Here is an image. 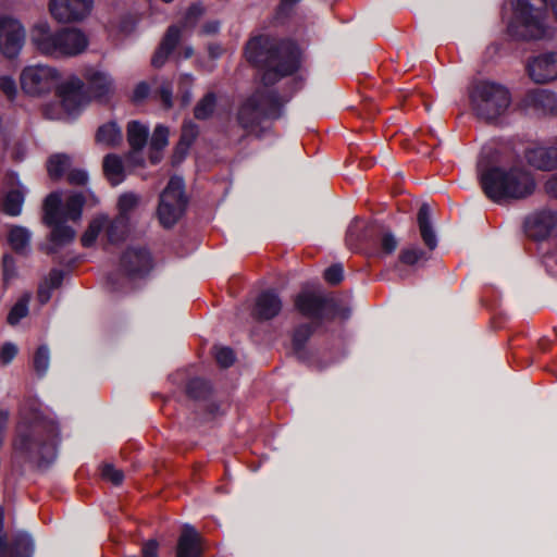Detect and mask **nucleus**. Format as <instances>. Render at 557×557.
Masks as SVG:
<instances>
[{
	"label": "nucleus",
	"mask_w": 557,
	"mask_h": 557,
	"mask_svg": "<svg viewBox=\"0 0 557 557\" xmlns=\"http://www.w3.org/2000/svg\"><path fill=\"white\" fill-rule=\"evenodd\" d=\"M60 441L58 423L38 410H30L17 423L13 448L26 462L42 468L55 460Z\"/></svg>",
	"instance_id": "obj_2"
},
{
	"label": "nucleus",
	"mask_w": 557,
	"mask_h": 557,
	"mask_svg": "<svg viewBox=\"0 0 557 557\" xmlns=\"http://www.w3.org/2000/svg\"><path fill=\"white\" fill-rule=\"evenodd\" d=\"M283 101L273 89H257L238 108L236 120L238 125L252 132L269 120H278L283 115Z\"/></svg>",
	"instance_id": "obj_6"
},
{
	"label": "nucleus",
	"mask_w": 557,
	"mask_h": 557,
	"mask_svg": "<svg viewBox=\"0 0 557 557\" xmlns=\"http://www.w3.org/2000/svg\"><path fill=\"white\" fill-rule=\"evenodd\" d=\"M220 29L219 21H209L202 25L201 33L205 35H214Z\"/></svg>",
	"instance_id": "obj_59"
},
{
	"label": "nucleus",
	"mask_w": 557,
	"mask_h": 557,
	"mask_svg": "<svg viewBox=\"0 0 557 557\" xmlns=\"http://www.w3.org/2000/svg\"><path fill=\"white\" fill-rule=\"evenodd\" d=\"M476 170L483 193L496 203L523 200L535 191L536 183L530 171L520 165L496 164L492 150L482 151Z\"/></svg>",
	"instance_id": "obj_1"
},
{
	"label": "nucleus",
	"mask_w": 557,
	"mask_h": 557,
	"mask_svg": "<svg viewBox=\"0 0 557 557\" xmlns=\"http://www.w3.org/2000/svg\"><path fill=\"white\" fill-rule=\"evenodd\" d=\"M55 90L63 109L70 115L78 114L90 100L83 81L77 76H72L67 81L59 83Z\"/></svg>",
	"instance_id": "obj_12"
},
{
	"label": "nucleus",
	"mask_w": 557,
	"mask_h": 557,
	"mask_svg": "<svg viewBox=\"0 0 557 557\" xmlns=\"http://www.w3.org/2000/svg\"><path fill=\"white\" fill-rule=\"evenodd\" d=\"M203 537L197 529L185 523L177 539L175 547V557H202Z\"/></svg>",
	"instance_id": "obj_17"
},
{
	"label": "nucleus",
	"mask_w": 557,
	"mask_h": 557,
	"mask_svg": "<svg viewBox=\"0 0 557 557\" xmlns=\"http://www.w3.org/2000/svg\"><path fill=\"white\" fill-rule=\"evenodd\" d=\"M141 557H159V543L154 539H150L141 545Z\"/></svg>",
	"instance_id": "obj_55"
},
{
	"label": "nucleus",
	"mask_w": 557,
	"mask_h": 557,
	"mask_svg": "<svg viewBox=\"0 0 557 557\" xmlns=\"http://www.w3.org/2000/svg\"><path fill=\"white\" fill-rule=\"evenodd\" d=\"M86 199L82 193H75L67 197L64 207V221H77L81 219Z\"/></svg>",
	"instance_id": "obj_37"
},
{
	"label": "nucleus",
	"mask_w": 557,
	"mask_h": 557,
	"mask_svg": "<svg viewBox=\"0 0 557 557\" xmlns=\"http://www.w3.org/2000/svg\"><path fill=\"white\" fill-rule=\"evenodd\" d=\"M528 163L541 171L557 169V147H536L525 152Z\"/></svg>",
	"instance_id": "obj_24"
},
{
	"label": "nucleus",
	"mask_w": 557,
	"mask_h": 557,
	"mask_svg": "<svg viewBox=\"0 0 557 557\" xmlns=\"http://www.w3.org/2000/svg\"><path fill=\"white\" fill-rule=\"evenodd\" d=\"M557 223L556 214L550 210H542L528 216L524 230L529 237L535 240L546 239Z\"/></svg>",
	"instance_id": "obj_18"
},
{
	"label": "nucleus",
	"mask_w": 557,
	"mask_h": 557,
	"mask_svg": "<svg viewBox=\"0 0 557 557\" xmlns=\"http://www.w3.org/2000/svg\"><path fill=\"white\" fill-rule=\"evenodd\" d=\"M199 136V126L193 121H185L182 125L178 149L189 150Z\"/></svg>",
	"instance_id": "obj_40"
},
{
	"label": "nucleus",
	"mask_w": 557,
	"mask_h": 557,
	"mask_svg": "<svg viewBox=\"0 0 557 557\" xmlns=\"http://www.w3.org/2000/svg\"><path fill=\"white\" fill-rule=\"evenodd\" d=\"M187 206L184 180L172 176L159 197L157 215L160 224L164 228H172L185 214Z\"/></svg>",
	"instance_id": "obj_9"
},
{
	"label": "nucleus",
	"mask_w": 557,
	"mask_h": 557,
	"mask_svg": "<svg viewBox=\"0 0 557 557\" xmlns=\"http://www.w3.org/2000/svg\"><path fill=\"white\" fill-rule=\"evenodd\" d=\"M51 290L52 289H50V286H48V287L40 286L39 287L38 298L41 304H46L47 301H49V299L51 298Z\"/></svg>",
	"instance_id": "obj_64"
},
{
	"label": "nucleus",
	"mask_w": 557,
	"mask_h": 557,
	"mask_svg": "<svg viewBox=\"0 0 557 557\" xmlns=\"http://www.w3.org/2000/svg\"><path fill=\"white\" fill-rule=\"evenodd\" d=\"M131 220H126L119 215H115L113 220L108 221L106 225V234L108 242L116 244L125 240L129 232Z\"/></svg>",
	"instance_id": "obj_34"
},
{
	"label": "nucleus",
	"mask_w": 557,
	"mask_h": 557,
	"mask_svg": "<svg viewBox=\"0 0 557 557\" xmlns=\"http://www.w3.org/2000/svg\"><path fill=\"white\" fill-rule=\"evenodd\" d=\"M169 144V128L162 124L154 127L150 138V150L161 152Z\"/></svg>",
	"instance_id": "obj_46"
},
{
	"label": "nucleus",
	"mask_w": 557,
	"mask_h": 557,
	"mask_svg": "<svg viewBox=\"0 0 557 557\" xmlns=\"http://www.w3.org/2000/svg\"><path fill=\"white\" fill-rule=\"evenodd\" d=\"M218 97L214 91H208L194 108V117L198 121L211 119L216 110Z\"/></svg>",
	"instance_id": "obj_35"
},
{
	"label": "nucleus",
	"mask_w": 557,
	"mask_h": 557,
	"mask_svg": "<svg viewBox=\"0 0 557 557\" xmlns=\"http://www.w3.org/2000/svg\"><path fill=\"white\" fill-rule=\"evenodd\" d=\"M214 358L216 363L223 369L232 367L236 359L234 350L230 347H216Z\"/></svg>",
	"instance_id": "obj_48"
},
{
	"label": "nucleus",
	"mask_w": 557,
	"mask_h": 557,
	"mask_svg": "<svg viewBox=\"0 0 557 557\" xmlns=\"http://www.w3.org/2000/svg\"><path fill=\"white\" fill-rule=\"evenodd\" d=\"M9 421V411L1 409L0 410V445L3 443V434L7 429V424Z\"/></svg>",
	"instance_id": "obj_62"
},
{
	"label": "nucleus",
	"mask_w": 557,
	"mask_h": 557,
	"mask_svg": "<svg viewBox=\"0 0 557 557\" xmlns=\"http://www.w3.org/2000/svg\"><path fill=\"white\" fill-rule=\"evenodd\" d=\"M398 246V240L391 231L383 232L380 238V248L382 253L392 255Z\"/></svg>",
	"instance_id": "obj_50"
},
{
	"label": "nucleus",
	"mask_w": 557,
	"mask_h": 557,
	"mask_svg": "<svg viewBox=\"0 0 557 557\" xmlns=\"http://www.w3.org/2000/svg\"><path fill=\"white\" fill-rule=\"evenodd\" d=\"M95 139L97 144L114 148L122 143V129L115 121L107 122L98 127Z\"/></svg>",
	"instance_id": "obj_30"
},
{
	"label": "nucleus",
	"mask_w": 557,
	"mask_h": 557,
	"mask_svg": "<svg viewBox=\"0 0 557 557\" xmlns=\"http://www.w3.org/2000/svg\"><path fill=\"white\" fill-rule=\"evenodd\" d=\"M20 188L10 189L3 197L1 210L9 216H18L22 213V208L25 201V193Z\"/></svg>",
	"instance_id": "obj_32"
},
{
	"label": "nucleus",
	"mask_w": 557,
	"mask_h": 557,
	"mask_svg": "<svg viewBox=\"0 0 557 557\" xmlns=\"http://www.w3.org/2000/svg\"><path fill=\"white\" fill-rule=\"evenodd\" d=\"M48 226L51 227V232L49 236V244L45 250L57 260V255L60 249L71 244L74 240L76 233L72 226L65 224V221H60Z\"/></svg>",
	"instance_id": "obj_22"
},
{
	"label": "nucleus",
	"mask_w": 557,
	"mask_h": 557,
	"mask_svg": "<svg viewBox=\"0 0 557 557\" xmlns=\"http://www.w3.org/2000/svg\"><path fill=\"white\" fill-rule=\"evenodd\" d=\"M247 60L262 70L261 83L270 87L300 67V50L289 39H275L267 35L252 37L246 45Z\"/></svg>",
	"instance_id": "obj_3"
},
{
	"label": "nucleus",
	"mask_w": 557,
	"mask_h": 557,
	"mask_svg": "<svg viewBox=\"0 0 557 557\" xmlns=\"http://www.w3.org/2000/svg\"><path fill=\"white\" fill-rule=\"evenodd\" d=\"M149 94H150L149 84L146 82H140L135 86V88L133 90L132 101L134 103H140L145 99L148 98Z\"/></svg>",
	"instance_id": "obj_54"
},
{
	"label": "nucleus",
	"mask_w": 557,
	"mask_h": 557,
	"mask_svg": "<svg viewBox=\"0 0 557 557\" xmlns=\"http://www.w3.org/2000/svg\"><path fill=\"white\" fill-rule=\"evenodd\" d=\"M8 243L16 253L25 255L30 244V233L24 226L14 225L9 231Z\"/></svg>",
	"instance_id": "obj_33"
},
{
	"label": "nucleus",
	"mask_w": 557,
	"mask_h": 557,
	"mask_svg": "<svg viewBox=\"0 0 557 557\" xmlns=\"http://www.w3.org/2000/svg\"><path fill=\"white\" fill-rule=\"evenodd\" d=\"M67 181L72 185H85L88 181V174L81 169H73L67 174Z\"/></svg>",
	"instance_id": "obj_56"
},
{
	"label": "nucleus",
	"mask_w": 557,
	"mask_h": 557,
	"mask_svg": "<svg viewBox=\"0 0 557 557\" xmlns=\"http://www.w3.org/2000/svg\"><path fill=\"white\" fill-rule=\"evenodd\" d=\"M102 168L104 175L113 186L123 182L125 177L124 164L122 158L119 154H107L103 158Z\"/></svg>",
	"instance_id": "obj_31"
},
{
	"label": "nucleus",
	"mask_w": 557,
	"mask_h": 557,
	"mask_svg": "<svg viewBox=\"0 0 557 557\" xmlns=\"http://www.w3.org/2000/svg\"><path fill=\"white\" fill-rule=\"evenodd\" d=\"M126 136L132 148L131 158H134L146 147L149 138V128L139 121H131L127 124Z\"/></svg>",
	"instance_id": "obj_28"
},
{
	"label": "nucleus",
	"mask_w": 557,
	"mask_h": 557,
	"mask_svg": "<svg viewBox=\"0 0 557 557\" xmlns=\"http://www.w3.org/2000/svg\"><path fill=\"white\" fill-rule=\"evenodd\" d=\"M34 552L35 543L32 535L20 532L8 543V554L4 557H33Z\"/></svg>",
	"instance_id": "obj_29"
},
{
	"label": "nucleus",
	"mask_w": 557,
	"mask_h": 557,
	"mask_svg": "<svg viewBox=\"0 0 557 557\" xmlns=\"http://www.w3.org/2000/svg\"><path fill=\"white\" fill-rule=\"evenodd\" d=\"M60 81L61 74L55 67L42 64L28 65L20 75L22 90L33 97L51 92Z\"/></svg>",
	"instance_id": "obj_10"
},
{
	"label": "nucleus",
	"mask_w": 557,
	"mask_h": 557,
	"mask_svg": "<svg viewBox=\"0 0 557 557\" xmlns=\"http://www.w3.org/2000/svg\"><path fill=\"white\" fill-rule=\"evenodd\" d=\"M17 347L13 343L7 342L1 346L0 359L3 364H9L17 355Z\"/></svg>",
	"instance_id": "obj_53"
},
{
	"label": "nucleus",
	"mask_w": 557,
	"mask_h": 557,
	"mask_svg": "<svg viewBox=\"0 0 557 557\" xmlns=\"http://www.w3.org/2000/svg\"><path fill=\"white\" fill-rule=\"evenodd\" d=\"M429 259V252L418 247L404 248L398 256L399 262L406 265H414L419 261H426Z\"/></svg>",
	"instance_id": "obj_43"
},
{
	"label": "nucleus",
	"mask_w": 557,
	"mask_h": 557,
	"mask_svg": "<svg viewBox=\"0 0 557 557\" xmlns=\"http://www.w3.org/2000/svg\"><path fill=\"white\" fill-rule=\"evenodd\" d=\"M70 165V158L65 153H55L49 157L47 162V171L50 178L60 180L66 168Z\"/></svg>",
	"instance_id": "obj_38"
},
{
	"label": "nucleus",
	"mask_w": 557,
	"mask_h": 557,
	"mask_svg": "<svg viewBox=\"0 0 557 557\" xmlns=\"http://www.w3.org/2000/svg\"><path fill=\"white\" fill-rule=\"evenodd\" d=\"M222 47L218 44H210L208 46V53L211 59H219L222 55Z\"/></svg>",
	"instance_id": "obj_63"
},
{
	"label": "nucleus",
	"mask_w": 557,
	"mask_h": 557,
	"mask_svg": "<svg viewBox=\"0 0 557 557\" xmlns=\"http://www.w3.org/2000/svg\"><path fill=\"white\" fill-rule=\"evenodd\" d=\"M85 78L87 81V92L97 100L107 98L112 92L111 77L100 71H89Z\"/></svg>",
	"instance_id": "obj_25"
},
{
	"label": "nucleus",
	"mask_w": 557,
	"mask_h": 557,
	"mask_svg": "<svg viewBox=\"0 0 557 557\" xmlns=\"http://www.w3.org/2000/svg\"><path fill=\"white\" fill-rule=\"evenodd\" d=\"M321 326L322 325L315 322L307 321L294 327L292 332V349L299 360L306 361L308 359L306 350L307 343Z\"/></svg>",
	"instance_id": "obj_23"
},
{
	"label": "nucleus",
	"mask_w": 557,
	"mask_h": 557,
	"mask_svg": "<svg viewBox=\"0 0 557 557\" xmlns=\"http://www.w3.org/2000/svg\"><path fill=\"white\" fill-rule=\"evenodd\" d=\"M44 223L46 225L55 224L64 221V207L62 202V194L60 191L50 193L44 200Z\"/></svg>",
	"instance_id": "obj_27"
},
{
	"label": "nucleus",
	"mask_w": 557,
	"mask_h": 557,
	"mask_svg": "<svg viewBox=\"0 0 557 557\" xmlns=\"http://www.w3.org/2000/svg\"><path fill=\"white\" fill-rule=\"evenodd\" d=\"M50 363V351L47 345H40L35 351L33 359V367L38 375L42 377L46 375Z\"/></svg>",
	"instance_id": "obj_42"
},
{
	"label": "nucleus",
	"mask_w": 557,
	"mask_h": 557,
	"mask_svg": "<svg viewBox=\"0 0 557 557\" xmlns=\"http://www.w3.org/2000/svg\"><path fill=\"white\" fill-rule=\"evenodd\" d=\"M546 193L557 199V173L545 184Z\"/></svg>",
	"instance_id": "obj_61"
},
{
	"label": "nucleus",
	"mask_w": 557,
	"mask_h": 557,
	"mask_svg": "<svg viewBox=\"0 0 557 557\" xmlns=\"http://www.w3.org/2000/svg\"><path fill=\"white\" fill-rule=\"evenodd\" d=\"M25 153H26L25 147L21 143H16L14 145V147L12 148V152H11L13 160L16 162L23 161L25 158Z\"/></svg>",
	"instance_id": "obj_60"
},
{
	"label": "nucleus",
	"mask_w": 557,
	"mask_h": 557,
	"mask_svg": "<svg viewBox=\"0 0 557 557\" xmlns=\"http://www.w3.org/2000/svg\"><path fill=\"white\" fill-rule=\"evenodd\" d=\"M522 103L525 108L533 109L535 112L541 114H557V95L546 89H532L529 90L523 99Z\"/></svg>",
	"instance_id": "obj_20"
},
{
	"label": "nucleus",
	"mask_w": 557,
	"mask_h": 557,
	"mask_svg": "<svg viewBox=\"0 0 557 557\" xmlns=\"http://www.w3.org/2000/svg\"><path fill=\"white\" fill-rule=\"evenodd\" d=\"M139 23V17L134 13L122 14L116 24H112L120 34L129 35L135 30Z\"/></svg>",
	"instance_id": "obj_47"
},
{
	"label": "nucleus",
	"mask_w": 557,
	"mask_h": 557,
	"mask_svg": "<svg viewBox=\"0 0 557 557\" xmlns=\"http://www.w3.org/2000/svg\"><path fill=\"white\" fill-rule=\"evenodd\" d=\"M29 39L36 52L52 59L78 55L86 50L89 42L79 29H52L48 22L42 21L33 25Z\"/></svg>",
	"instance_id": "obj_4"
},
{
	"label": "nucleus",
	"mask_w": 557,
	"mask_h": 557,
	"mask_svg": "<svg viewBox=\"0 0 557 557\" xmlns=\"http://www.w3.org/2000/svg\"><path fill=\"white\" fill-rule=\"evenodd\" d=\"M29 300H30V295L24 294L12 306V308L10 309L8 317H7V322L10 325H12V326L17 325L22 319L27 317V314L29 312V308H28Z\"/></svg>",
	"instance_id": "obj_39"
},
{
	"label": "nucleus",
	"mask_w": 557,
	"mask_h": 557,
	"mask_svg": "<svg viewBox=\"0 0 557 557\" xmlns=\"http://www.w3.org/2000/svg\"><path fill=\"white\" fill-rule=\"evenodd\" d=\"M205 13L201 2H193L181 21V29L194 28Z\"/></svg>",
	"instance_id": "obj_45"
},
{
	"label": "nucleus",
	"mask_w": 557,
	"mask_h": 557,
	"mask_svg": "<svg viewBox=\"0 0 557 557\" xmlns=\"http://www.w3.org/2000/svg\"><path fill=\"white\" fill-rule=\"evenodd\" d=\"M185 392L194 400L206 401L205 411L210 417L214 418L221 414L220 404L210 400L213 388L208 380L198 376L190 379L186 384Z\"/></svg>",
	"instance_id": "obj_19"
},
{
	"label": "nucleus",
	"mask_w": 557,
	"mask_h": 557,
	"mask_svg": "<svg viewBox=\"0 0 557 557\" xmlns=\"http://www.w3.org/2000/svg\"><path fill=\"white\" fill-rule=\"evenodd\" d=\"M64 280V271L60 269H52L49 272V286L50 289H57L59 288Z\"/></svg>",
	"instance_id": "obj_57"
},
{
	"label": "nucleus",
	"mask_w": 557,
	"mask_h": 557,
	"mask_svg": "<svg viewBox=\"0 0 557 557\" xmlns=\"http://www.w3.org/2000/svg\"><path fill=\"white\" fill-rule=\"evenodd\" d=\"M469 99L475 115L485 121L498 119L511 103L508 88L491 81H479L473 84Z\"/></svg>",
	"instance_id": "obj_7"
},
{
	"label": "nucleus",
	"mask_w": 557,
	"mask_h": 557,
	"mask_svg": "<svg viewBox=\"0 0 557 557\" xmlns=\"http://www.w3.org/2000/svg\"><path fill=\"white\" fill-rule=\"evenodd\" d=\"M536 8L532 2H509L512 16L507 24V34L515 40H542L549 36L547 4Z\"/></svg>",
	"instance_id": "obj_5"
},
{
	"label": "nucleus",
	"mask_w": 557,
	"mask_h": 557,
	"mask_svg": "<svg viewBox=\"0 0 557 557\" xmlns=\"http://www.w3.org/2000/svg\"><path fill=\"white\" fill-rule=\"evenodd\" d=\"M181 38V27L175 24L169 26L151 58V65L156 69L162 67L168 61L169 57L176 49Z\"/></svg>",
	"instance_id": "obj_21"
},
{
	"label": "nucleus",
	"mask_w": 557,
	"mask_h": 557,
	"mask_svg": "<svg viewBox=\"0 0 557 557\" xmlns=\"http://www.w3.org/2000/svg\"><path fill=\"white\" fill-rule=\"evenodd\" d=\"M139 197L134 193H124L117 199V214L121 218L131 220V213L138 207Z\"/></svg>",
	"instance_id": "obj_41"
},
{
	"label": "nucleus",
	"mask_w": 557,
	"mask_h": 557,
	"mask_svg": "<svg viewBox=\"0 0 557 557\" xmlns=\"http://www.w3.org/2000/svg\"><path fill=\"white\" fill-rule=\"evenodd\" d=\"M417 222L421 238L430 251L437 247V237L431 222V210L428 203H422L418 210Z\"/></svg>",
	"instance_id": "obj_26"
},
{
	"label": "nucleus",
	"mask_w": 557,
	"mask_h": 557,
	"mask_svg": "<svg viewBox=\"0 0 557 557\" xmlns=\"http://www.w3.org/2000/svg\"><path fill=\"white\" fill-rule=\"evenodd\" d=\"M283 308L282 299L274 288L262 290L256 298L251 314L259 322L276 318Z\"/></svg>",
	"instance_id": "obj_16"
},
{
	"label": "nucleus",
	"mask_w": 557,
	"mask_h": 557,
	"mask_svg": "<svg viewBox=\"0 0 557 557\" xmlns=\"http://www.w3.org/2000/svg\"><path fill=\"white\" fill-rule=\"evenodd\" d=\"M49 12L60 23L81 22L94 8V2H48Z\"/></svg>",
	"instance_id": "obj_15"
},
{
	"label": "nucleus",
	"mask_w": 557,
	"mask_h": 557,
	"mask_svg": "<svg viewBox=\"0 0 557 557\" xmlns=\"http://www.w3.org/2000/svg\"><path fill=\"white\" fill-rule=\"evenodd\" d=\"M323 278L331 285H338L344 280V268L341 263H334L326 268Z\"/></svg>",
	"instance_id": "obj_49"
},
{
	"label": "nucleus",
	"mask_w": 557,
	"mask_h": 557,
	"mask_svg": "<svg viewBox=\"0 0 557 557\" xmlns=\"http://www.w3.org/2000/svg\"><path fill=\"white\" fill-rule=\"evenodd\" d=\"M120 265L128 277L143 278L152 270L153 259L147 248L128 247L121 256Z\"/></svg>",
	"instance_id": "obj_13"
},
{
	"label": "nucleus",
	"mask_w": 557,
	"mask_h": 557,
	"mask_svg": "<svg viewBox=\"0 0 557 557\" xmlns=\"http://www.w3.org/2000/svg\"><path fill=\"white\" fill-rule=\"evenodd\" d=\"M108 223L107 215H98L92 219L87 227V230L83 233L81 237L82 246L85 248H90L95 245L99 234L106 227Z\"/></svg>",
	"instance_id": "obj_36"
},
{
	"label": "nucleus",
	"mask_w": 557,
	"mask_h": 557,
	"mask_svg": "<svg viewBox=\"0 0 557 557\" xmlns=\"http://www.w3.org/2000/svg\"><path fill=\"white\" fill-rule=\"evenodd\" d=\"M295 310L310 322L323 325L336 318L348 319L350 310L335 297L313 290H301L294 298Z\"/></svg>",
	"instance_id": "obj_8"
},
{
	"label": "nucleus",
	"mask_w": 557,
	"mask_h": 557,
	"mask_svg": "<svg viewBox=\"0 0 557 557\" xmlns=\"http://www.w3.org/2000/svg\"><path fill=\"white\" fill-rule=\"evenodd\" d=\"M0 90L7 96L9 100H14L17 95L15 81L9 75L0 76Z\"/></svg>",
	"instance_id": "obj_51"
},
{
	"label": "nucleus",
	"mask_w": 557,
	"mask_h": 557,
	"mask_svg": "<svg viewBox=\"0 0 557 557\" xmlns=\"http://www.w3.org/2000/svg\"><path fill=\"white\" fill-rule=\"evenodd\" d=\"M527 72L536 84L557 79V52H546L529 61Z\"/></svg>",
	"instance_id": "obj_14"
},
{
	"label": "nucleus",
	"mask_w": 557,
	"mask_h": 557,
	"mask_svg": "<svg viewBox=\"0 0 557 557\" xmlns=\"http://www.w3.org/2000/svg\"><path fill=\"white\" fill-rule=\"evenodd\" d=\"M25 42V29L14 17L0 16V53L8 59L16 58Z\"/></svg>",
	"instance_id": "obj_11"
},
{
	"label": "nucleus",
	"mask_w": 557,
	"mask_h": 557,
	"mask_svg": "<svg viewBox=\"0 0 557 557\" xmlns=\"http://www.w3.org/2000/svg\"><path fill=\"white\" fill-rule=\"evenodd\" d=\"M159 97H160L161 102L163 103V106L166 109L172 108L173 94H172V88L169 85H165V84L161 85V87L159 88Z\"/></svg>",
	"instance_id": "obj_58"
},
{
	"label": "nucleus",
	"mask_w": 557,
	"mask_h": 557,
	"mask_svg": "<svg viewBox=\"0 0 557 557\" xmlns=\"http://www.w3.org/2000/svg\"><path fill=\"white\" fill-rule=\"evenodd\" d=\"M102 476L112 482L116 486L122 484L124 480L123 471L116 469L113 465H106L103 467Z\"/></svg>",
	"instance_id": "obj_52"
},
{
	"label": "nucleus",
	"mask_w": 557,
	"mask_h": 557,
	"mask_svg": "<svg viewBox=\"0 0 557 557\" xmlns=\"http://www.w3.org/2000/svg\"><path fill=\"white\" fill-rule=\"evenodd\" d=\"M18 276L16 260L11 253H4L2 257V281L7 289L9 285Z\"/></svg>",
	"instance_id": "obj_44"
}]
</instances>
